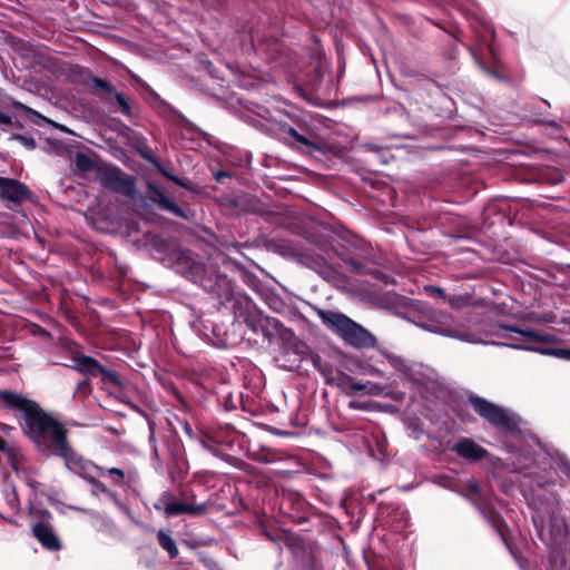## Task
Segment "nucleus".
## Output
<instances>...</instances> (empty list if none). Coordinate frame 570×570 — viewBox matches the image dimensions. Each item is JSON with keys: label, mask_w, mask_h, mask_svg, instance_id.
<instances>
[{"label": "nucleus", "mask_w": 570, "mask_h": 570, "mask_svg": "<svg viewBox=\"0 0 570 570\" xmlns=\"http://www.w3.org/2000/svg\"><path fill=\"white\" fill-rule=\"evenodd\" d=\"M501 487H502L503 491L507 493L509 491H511V489H512V484H508V483H502Z\"/></svg>", "instance_id": "obj_64"}, {"label": "nucleus", "mask_w": 570, "mask_h": 570, "mask_svg": "<svg viewBox=\"0 0 570 570\" xmlns=\"http://www.w3.org/2000/svg\"><path fill=\"white\" fill-rule=\"evenodd\" d=\"M30 514L35 519L31 527L32 534L41 547L49 551L61 550L62 543L53 528L50 511L43 508H32Z\"/></svg>", "instance_id": "obj_13"}, {"label": "nucleus", "mask_w": 570, "mask_h": 570, "mask_svg": "<svg viewBox=\"0 0 570 570\" xmlns=\"http://www.w3.org/2000/svg\"><path fill=\"white\" fill-rule=\"evenodd\" d=\"M10 139L19 141L28 150H32L37 146L36 140L32 137H28L21 134H12Z\"/></svg>", "instance_id": "obj_40"}, {"label": "nucleus", "mask_w": 570, "mask_h": 570, "mask_svg": "<svg viewBox=\"0 0 570 570\" xmlns=\"http://www.w3.org/2000/svg\"><path fill=\"white\" fill-rule=\"evenodd\" d=\"M544 456L535 455L531 448H522L501 462V466L512 473L529 479L537 488H546L556 483Z\"/></svg>", "instance_id": "obj_5"}, {"label": "nucleus", "mask_w": 570, "mask_h": 570, "mask_svg": "<svg viewBox=\"0 0 570 570\" xmlns=\"http://www.w3.org/2000/svg\"><path fill=\"white\" fill-rule=\"evenodd\" d=\"M468 402L481 417L493 426L505 432H512L519 428L520 417L510 410L478 395H470Z\"/></svg>", "instance_id": "obj_11"}, {"label": "nucleus", "mask_w": 570, "mask_h": 570, "mask_svg": "<svg viewBox=\"0 0 570 570\" xmlns=\"http://www.w3.org/2000/svg\"><path fill=\"white\" fill-rule=\"evenodd\" d=\"M146 197L161 212L178 218L188 219L187 213L171 200L159 187L151 183L147 185Z\"/></svg>", "instance_id": "obj_20"}, {"label": "nucleus", "mask_w": 570, "mask_h": 570, "mask_svg": "<svg viewBox=\"0 0 570 570\" xmlns=\"http://www.w3.org/2000/svg\"><path fill=\"white\" fill-rule=\"evenodd\" d=\"M85 514H87L90 518V521H95V519H97L101 513L98 512L97 510L87 509Z\"/></svg>", "instance_id": "obj_59"}, {"label": "nucleus", "mask_w": 570, "mask_h": 570, "mask_svg": "<svg viewBox=\"0 0 570 570\" xmlns=\"http://www.w3.org/2000/svg\"><path fill=\"white\" fill-rule=\"evenodd\" d=\"M532 522L537 537L552 550L550 570H570V562L563 556L570 549L569 530L559 514L554 495L546 504H534Z\"/></svg>", "instance_id": "obj_3"}, {"label": "nucleus", "mask_w": 570, "mask_h": 570, "mask_svg": "<svg viewBox=\"0 0 570 570\" xmlns=\"http://www.w3.org/2000/svg\"><path fill=\"white\" fill-rule=\"evenodd\" d=\"M68 508L73 511L81 512V513H86V511H87V508H82V507H78V505H68Z\"/></svg>", "instance_id": "obj_62"}, {"label": "nucleus", "mask_w": 570, "mask_h": 570, "mask_svg": "<svg viewBox=\"0 0 570 570\" xmlns=\"http://www.w3.org/2000/svg\"><path fill=\"white\" fill-rule=\"evenodd\" d=\"M70 472L80 475L91 487V495L98 498L107 492L108 488L94 474L95 472L99 473V465L90 460L82 458L80 462L75 465V470Z\"/></svg>", "instance_id": "obj_21"}, {"label": "nucleus", "mask_w": 570, "mask_h": 570, "mask_svg": "<svg viewBox=\"0 0 570 570\" xmlns=\"http://www.w3.org/2000/svg\"><path fill=\"white\" fill-rule=\"evenodd\" d=\"M518 333V331H515ZM522 336L530 338L533 343H558L559 337L552 333L540 332L532 328H527L524 332H519Z\"/></svg>", "instance_id": "obj_27"}, {"label": "nucleus", "mask_w": 570, "mask_h": 570, "mask_svg": "<svg viewBox=\"0 0 570 570\" xmlns=\"http://www.w3.org/2000/svg\"><path fill=\"white\" fill-rule=\"evenodd\" d=\"M264 535H265L268 540H271V541H273V542H276V541H277V538H276V537H274V535H273L271 532H268V531H265V532H264Z\"/></svg>", "instance_id": "obj_63"}, {"label": "nucleus", "mask_w": 570, "mask_h": 570, "mask_svg": "<svg viewBox=\"0 0 570 570\" xmlns=\"http://www.w3.org/2000/svg\"><path fill=\"white\" fill-rule=\"evenodd\" d=\"M253 334L261 336L263 342L271 344L279 333L281 322L259 312L254 318L246 324Z\"/></svg>", "instance_id": "obj_19"}, {"label": "nucleus", "mask_w": 570, "mask_h": 570, "mask_svg": "<svg viewBox=\"0 0 570 570\" xmlns=\"http://www.w3.org/2000/svg\"><path fill=\"white\" fill-rule=\"evenodd\" d=\"M471 52H472V55H473V57H474L475 61L479 63V66H480V67H481L485 72L490 73V75H491L492 77H494V78H500V76H499V73H498L497 71H493V70H491V69H489V68L483 67V65H482V63L479 61V59L476 58V56H475L474 51H472V50H471Z\"/></svg>", "instance_id": "obj_52"}, {"label": "nucleus", "mask_w": 570, "mask_h": 570, "mask_svg": "<svg viewBox=\"0 0 570 570\" xmlns=\"http://www.w3.org/2000/svg\"><path fill=\"white\" fill-rule=\"evenodd\" d=\"M0 402L7 409L23 414L22 429L42 456L61 459L68 471L75 470L83 456L70 444L68 430L62 422L21 393L0 390Z\"/></svg>", "instance_id": "obj_1"}, {"label": "nucleus", "mask_w": 570, "mask_h": 570, "mask_svg": "<svg viewBox=\"0 0 570 570\" xmlns=\"http://www.w3.org/2000/svg\"><path fill=\"white\" fill-rule=\"evenodd\" d=\"M379 356H380L379 360H374L372 357L370 358V361H374L375 363L368 362L365 364V366H364L365 374H368L372 376H377V377H385L384 371L379 365V363H383V360H385V358L382 357L381 352L379 353Z\"/></svg>", "instance_id": "obj_38"}, {"label": "nucleus", "mask_w": 570, "mask_h": 570, "mask_svg": "<svg viewBox=\"0 0 570 570\" xmlns=\"http://www.w3.org/2000/svg\"><path fill=\"white\" fill-rule=\"evenodd\" d=\"M114 96L117 104V111L124 116L131 117V107L126 96L121 92H114Z\"/></svg>", "instance_id": "obj_39"}, {"label": "nucleus", "mask_w": 570, "mask_h": 570, "mask_svg": "<svg viewBox=\"0 0 570 570\" xmlns=\"http://www.w3.org/2000/svg\"><path fill=\"white\" fill-rule=\"evenodd\" d=\"M104 495L108 500H110L118 509L122 511L127 510L126 504L119 499L118 494L115 491L107 489V492Z\"/></svg>", "instance_id": "obj_42"}, {"label": "nucleus", "mask_w": 570, "mask_h": 570, "mask_svg": "<svg viewBox=\"0 0 570 570\" xmlns=\"http://www.w3.org/2000/svg\"><path fill=\"white\" fill-rule=\"evenodd\" d=\"M286 116L296 126L298 131L308 139L312 150L317 153L318 156H325L327 141L322 121L307 112L288 114Z\"/></svg>", "instance_id": "obj_12"}, {"label": "nucleus", "mask_w": 570, "mask_h": 570, "mask_svg": "<svg viewBox=\"0 0 570 570\" xmlns=\"http://www.w3.org/2000/svg\"><path fill=\"white\" fill-rule=\"evenodd\" d=\"M387 523L395 530L400 531L409 523V511L403 505L391 508V520Z\"/></svg>", "instance_id": "obj_26"}, {"label": "nucleus", "mask_w": 570, "mask_h": 570, "mask_svg": "<svg viewBox=\"0 0 570 570\" xmlns=\"http://www.w3.org/2000/svg\"><path fill=\"white\" fill-rule=\"evenodd\" d=\"M562 471L570 478V463L569 462H562Z\"/></svg>", "instance_id": "obj_61"}, {"label": "nucleus", "mask_w": 570, "mask_h": 570, "mask_svg": "<svg viewBox=\"0 0 570 570\" xmlns=\"http://www.w3.org/2000/svg\"><path fill=\"white\" fill-rule=\"evenodd\" d=\"M76 167L80 171H90L95 168V161L85 153L78 151L75 157Z\"/></svg>", "instance_id": "obj_37"}, {"label": "nucleus", "mask_w": 570, "mask_h": 570, "mask_svg": "<svg viewBox=\"0 0 570 570\" xmlns=\"http://www.w3.org/2000/svg\"><path fill=\"white\" fill-rule=\"evenodd\" d=\"M256 117L250 118V124L253 127L259 129L261 131L275 137L279 141H282L287 147L311 156L318 157L317 153L312 150V147L308 144V139L304 137L295 125L285 116L284 118H276L272 115V112L263 107H257L255 111Z\"/></svg>", "instance_id": "obj_4"}, {"label": "nucleus", "mask_w": 570, "mask_h": 570, "mask_svg": "<svg viewBox=\"0 0 570 570\" xmlns=\"http://www.w3.org/2000/svg\"><path fill=\"white\" fill-rule=\"evenodd\" d=\"M350 387L354 392H362L366 394H376L380 390L379 385L376 383H373L371 381H352L350 384Z\"/></svg>", "instance_id": "obj_34"}, {"label": "nucleus", "mask_w": 570, "mask_h": 570, "mask_svg": "<svg viewBox=\"0 0 570 570\" xmlns=\"http://www.w3.org/2000/svg\"><path fill=\"white\" fill-rule=\"evenodd\" d=\"M498 335L505 340V342H492V345L505 346L513 350H522L529 352H535L539 346L533 344V341L522 336L521 334L513 332H524L527 328H520L507 324H498Z\"/></svg>", "instance_id": "obj_17"}, {"label": "nucleus", "mask_w": 570, "mask_h": 570, "mask_svg": "<svg viewBox=\"0 0 570 570\" xmlns=\"http://www.w3.org/2000/svg\"><path fill=\"white\" fill-rule=\"evenodd\" d=\"M363 148L366 151L373 154V156H376L382 164H387V160L380 156V153H381L382 149H381V147L379 145H376V144H365L363 146Z\"/></svg>", "instance_id": "obj_44"}, {"label": "nucleus", "mask_w": 570, "mask_h": 570, "mask_svg": "<svg viewBox=\"0 0 570 570\" xmlns=\"http://www.w3.org/2000/svg\"><path fill=\"white\" fill-rule=\"evenodd\" d=\"M537 122L542 124V125L548 126V127H551L553 129H560L561 128L560 124L556 119L542 118V119H538Z\"/></svg>", "instance_id": "obj_50"}, {"label": "nucleus", "mask_w": 570, "mask_h": 570, "mask_svg": "<svg viewBox=\"0 0 570 570\" xmlns=\"http://www.w3.org/2000/svg\"><path fill=\"white\" fill-rule=\"evenodd\" d=\"M313 364L321 373H325V365L322 364L321 358L318 356L313 358Z\"/></svg>", "instance_id": "obj_56"}, {"label": "nucleus", "mask_w": 570, "mask_h": 570, "mask_svg": "<svg viewBox=\"0 0 570 570\" xmlns=\"http://www.w3.org/2000/svg\"><path fill=\"white\" fill-rule=\"evenodd\" d=\"M425 293L428 296L432 298H441L445 299V293L444 289L438 286H428L425 287Z\"/></svg>", "instance_id": "obj_43"}, {"label": "nucleus", "mask_w": 570, "mask_h": 570, "mask_svg": "<svg viewBox=\"0 0 570 570\" xmlns=\"http://www.w3.org/2000/svg\"><path fill=\"white\" fill-rule=\"evenodd\" d=\"M69 368L85 375L87 380L79 382L77 385V391L81 390L88 382V380L99 377L102 384V387H114L121 390L124 384L114 370L105 366L98 360L92 356L85 355L82 353H75L71 356V364L68 365Z\"/></svg>", "instance_id": "obj_9"}, {"label": "nucleus", "mask_w": 570, "mask_h": 570, "mask_svg": "<svg viewBox=\"0 0 570 570\" xmlns=\"http://www.w3.org/2000/svg\"><path fill=\"white\" fill-rule=\"evenodd\" d=\"M12 107L16 110L22 112L29 120L37 125H41L42 121L47 120L41 114H39L38 111L33 110L32 108L26 106L20 101H13Z\"/></svg>", "instance_id": "obj_31"}, {"label": "nucleus", "mask_w": 570, "mask_h": 570, "mask_svg": "<svg viewBox=\"0 0 570 570\" xmlns=\"http://www.w3.org/2000/svg\"><path fill=\"white\" fill-rule=\"evenodd\" d=\"M406 428L409 436L416 441L420 440L425 434L423 423L417 417L410 419L406 423Z\"/></svg>", "instance_id": "obj_36"}, {"label": "nucleus", "mask_w": 570, "mask_h": 570, "mask_svg": "<svg viewBox=\"0 0 570 570\" xmlns=\"http://www.w3.org/2000/svg\"><path fill=\"white\" fill-rule=\"evenodd\" d=\"M317 315L330 331L351 346L372 347L376 343L375 337L366 328L343 313L318 308Z\"/></svg>", "instance_id": "obj_6"}, {"label": "nucleus", "mask_w": 570, "mask_h": 570, "mask_svg": "<svg viewBox=\"0 0 570 570\" xmlns=\"http://www.w3.org/2000/svg\"><path fill=\"white\" fill-rule=\"evenodd\" d=\"M169 259L176 273L229 304L237 321L247 324L261 312L248 295L233 291L232 282L226 275L214 266H207L191 250L176 248Z\"/></svg>", "instance_id": "obj_2"}, {"label": "nucleus", "mask_w": 570, "mask_h": 570, "mask_svg": "<svg viewBox=\"0 0 570 570\" xmlns=\"http://www.w3.org/2000/svg\"><path fill=\"white\" fill-rule=\"evenodd\" d=\"M450 490L468 500L493 531L503 539L504 520L474 478L461 481L459 484L451 487Z\"/></svg>", "instance_id": "obj_7"}, {"label": "nucleus", "mask_w": 570, "mask_h": 570, "mask_svg": "<svg viewBox=\"0 0 570 570\" xmlns=\"http://www.w3.org/2000/svg\"><path fill=\"white\" fill-rule=\"evenodd\" d=\"M12 125H13L12 117L0 110V126L2 127V129H4V127H10Z\"/></svg>", "instance_id": "obj_49"}, {"label": "nucleus", "mask_w": 570, "mask_h": 570, "mask_svg": "<svg viewBox=\"0 0 570 570\" xmlns=\"http://www.w3.org/2000/svg\"><path fill=\"white\" fill-rule=\"evenodd\" d=\"M98 180L104 187L128 197L136 193L135 179L118 167L99 168Z\"/></svg>", "instance_id": "obj_15"}, {"label": "nucleus", "mask_w": 570, "mask_h": 570, "mask_svg": "<svg viewBox=\"0 0 570 570\" xmlns=\"http://www.w3.org/2000/svg\"><path fill=\"white\" fill-rule=\"evenodd\" d=\"M462 301H463V298L461 296H453V297L449 298V304L453 308H459Z\"/></svg>", "instance_id": "obj_54"}, {"label": "nucleus", "mask_w": 570, "mask_h": 570, "mask_svg": "<svg viewBox=\"0 0 570 570\" xmlns=\"http://www.w3.org/2000/svg\"><path fill=\"white\" fill-rule=\"evenodd\" d=\"M406 320L430 333L460 341L471 342L470 335L461 332L454 324L453 317L440 309L433 308L426 303H422L420 313Z\"/></svg>", "instance_id": "obj_8"}, {"label": "nucleus", "mask_w": 570, "mask_h": 570, "mask_svg": "<svg viewBox=\"0 0 570 570\" xmlns=\"http://www.w3.org/2000/svg\"><path fill=\"white\" fill-rule=\"evenodd\" d=\"M293 256L299 264L313 269L322 276H326L332 273V267L326 256L314 248L295 249L293 252Z\"/></svg>", "instance_id": "obj_18"}, {"label": "nucleus", "mask_w": 570, "mask_h": 570, "mask_svg": "<svg viewBox=\"0 0 570 570\" xmlns=\"http://www.w3.org/2000/svg\"><path fill=\"white\" fill-rule=\"evenodd\" d=\"M154 245L157 250H165L167 247L166 242L164 239L155 240Z\"/></svg>", "instance_id": "obj_60"}, {"label": "nucleus", "mask_w": 570, "mask_h": 570, "mask_svg": "<svg viewBox=\"0 0 570 570\" xmlns=\"http://www.w3.org/2000/svg\"><path fill=\"white\" fill-rule=\"evenodd\" d=\"M32 190L20 180L0 176V199L7 203V207L18 212L24 203L32 200Z\"/></svg>", "instance_id": "obj_16"}, {"label": "nucleus", "mask_w": 570, "mask_h": 570, "mask_svg": "<svg viewBox=\"0 0 570 570\" xmlns=\"http://www.w3.org/2000/svg\"><path fill=\"white\" fill-rule=\"evenodd\" d=\"M382 357L410 384L428 387L436 381V372L428 365L410 361L389 351L381 352Z\"/></svg>", "instance_id": "obj_10"}, {"label": "nucleus", "mask_w": 570, "mask_h": 570, "mask_svg": "<svg viewBox=\"0 0 570 570\" xmlns=\"http://www.w3.org/2000/svg\"><path fill=\"white\" fill-rule=\"evenodd\" d=\"M568 271H570V265H551L546 269L550 277V283L554 285H563Z\"/></svg>", "instance_id": "obj_29"}, {"label": "nucleus", "mask_w": 570, "mask_h": 570, "mask_svg": "<svg viewBox=\"0 0 570 570\" xmlns=\"http://www.w3.org/2000/svg\"><path fill=\"white\" fill-rule=\"evenodd\" d=\"M208 507V502H178L176 501L175 494L170 490L163 491L154 503V509L157 511H163L166 518H174L183 514L199 517L207 510Z\"/></svg>", "instance_id": "obj_14"}, {"label": "nucleus", "mask_w": 570, "mask_h": 570, "mask_svg": "<svg viewBox=\"0 0 570 570\" xmlns=\"http://www.w3.org/2000/svg\"><path fill=\"white\" fill-rule=\"evenodd\" d=\"M99 475L110 476L116 485H122L126 476L125 471L119 468L102 466H99Z\"/></svg>", "instance_id": "obj_35"}, {"label": "nucleus", "mask_w": 570, "mask_h": 570, "mask_svg": "<svg viewBox=\"0 0 570 570\" xmlns=\"http://www.w3.org/2000/svg\"><path fill=\"white\" fill-rule=\"evenodd\" d=\"M6 502L11 509H13V510L18 509L19 498H18V494L13 487L11 489L6 490Z\"/></svg>", "instance_id": "obj_41"}, {"label": "nucleus", "mask_w": 570, "mask_h": 570, "mask_svg": "<svg viewBox=\"0 0 570 570\" xmlns=\"http://www.w3.org/2000/svg\"><path fill=\"white\" fill-rule=\"evenodd\" d=\"M85 514H87L90 518V521H95V519H97L101 513L98 512L97 510L87 509Z\"/></svg>", "instance_id": "obj_57"}, {"label": "nucleus", "mask_w": 570, "mask_h": 570, "mask_svg": "<svg viewBox=\"0 0 570 570\" xmlns=\"http://www.w3.org/2000/svg\"><path fill=\"white\" fill-rule=\"evenodd\" d=\"M90 525L98 532L105 534H114L116 530L115 522L106 514H100L95 521H90Z\"/></svg>", "instance_id": "obj_30"}, {"label": "nucleus", "mask_w": 570, "mask_h": 570, "mask_svg": "<svg viewBox=\"0 0 570 570\" xmlns=\"http://www.w3.org/2000/svg\"><path fill=\"white\" fill-rule=\"evenodd\" d=\"M89 81L94 87L95 95L104 96L106 94H114V88L108 80L90 76Z\"/></svg>", "instance_id": "obj_32"}, {"label": "nucleus", "mask_w": 570, "mask_h": 570, "mask_svg": "<svg viewBox=\"0 0 570 570\" xmlns=\"http://www.w3.org/2000/svg\"><path fill=\"white\" fill-rule=\"evenodd\" d=\"M180 502L196 503V493L193 490L180 489Z\"/></svg>", "instance_id": "obj_46"}, {"label": "nucleus", "mask_w": 570, "mask_h": 570, "mask_svg": "<svg viewBox=\"0 0 570 570\" xmlns=\"http://www.w3.org/2000/svg\"><path fill=\"white\" fill-rule=\"evenodd\" d=\"M140 155L144 159H146L147 161H149L158 173H160L163 176H165L167 179H169L170 181L175 183L177 186H180V187H184V188H187L189 189L190 186H189V180L188 179H183V178H179L178 176L176 175H173L171 173H169L159 161L158 159L153 156L149 151H144L141 150L140 151Z\"/></svg>", "instance_id": "obj_24"}, {"label": "nucleus", "mask_w": 570, "mask_h": 570, "mask_svg": "<svg viewBox=\"0 0 570 570\" xmlns=\"http://www.w3.org/2000/svg\"><path fill=\"white\" fill-rule=\"evenodd\" d=\"M537 353L553 356L560 360L570 361V348L561 347H538Z\"/></svg>", "instance_id": "obj_33"}, {"label": "nucleus", "mask_w": 570, "mask_h": 570, "mask_svg": "<svg viewBox=\"0 0 570 570\" xmlns=\"http://www.w3.org/2000/svg\"><path fill=\"white\" fill-rule=\"evenodd\" d=\"M348 407L353 410H365V405L360 401H351Z\"/></svg>", "instance_id": "obj_55"}, {"label": "nucleus", "mask_w": 570, "mask_h": 570, "mask_svg": "<svg viewBox=\"0 0 570 570\" xmlns=\"http://www.w3.org/2000/svg\"><path fill=\"white\" fill-rule=\"evenodd\" d=\"M346 263L352 267V269L360 274H372L375 278L382 281L385 284L392 282V277L379 269H370L366 268L365 264L356 258H348Z\"/></svg>", "instance_id": "obj_25"}, {"label": "nucleus", "mask_w": 570, "mask_h": 570, "mask_svg": "<svg viewBox=\"0 0 570 570\" xmlns=\"http://www.w3.org/2000/svg\"><path fill=\"white\" fill-rule=\"evenodd\" d=\"M551 175V181L554 185L560 184L563 180V175L559 170L552 171Z\"/></svg>", "instance_id": "obj_53"}, {"label": "nucleus", "mask_w": 570, "mask_h": 570, "mask_svg": "<svg viewBox=\"0 0 570 570\" xmlns=\"http://www.w3.org/2000/svg\"><path fill=\"white\" fill-rule=\"evenodd\" d=\"M527 318L533 323L570 325V311L531 312Z\"/></svg>", "instance_id": "obj_23"}, {"label": "nucleus", "mask_w": 570, "mask_h": 570, "mask_svg": "<svg viewBox=\"0 0 570 570\" xmlns=\"http://www.w3.org/2000/svg\"><path fill=\"white\" fill-rule=\"evenodd\" d=\"M453 451L458 455L472 461L482 460L487 455V450L471 439H462L456 442Z\"/></svg>", "instance_id": "obj_22"}, {"label": "nucleus", "mask_w": 570, "mask_h": 570, "mask_svg": "<svg viewBox=\"0 0 570 570\" xmlns=\"http://www.w3.org/2000/svg\"><path fill=\"white\" fill-rule=\"evenodd\" d=\"M157 540L159 546L167 551L170 559H174L178 556V548L175 540L165 531L159 530L157 533Z\"/></svg>", "instance_id": "obj_28"}, {"label": "nucleus", "mask_w": 570, "mask_h": 570, "mask_svg": "<svg viewBox=\"0 0 570 570\" xmlns=\"http://www.w3.org/2000/svg\"><path fill=\"white\" fill-rule=\"evenodd\" d=\"M85 514H87L90 518V521H95V519H97L101 513L98 512L97 510L87 509Z\"/></svg>", "instance_id": "obj_58"}, {"label": "nucleus", "mask_w": 570, "mask_h": 570, "mask_svg": "<svg viewBox=\"0 0 570 570\" xmlns=\"http://www.w3.org/2000/svg\"><path fill=\"white\" fill-rule=\"evenodd\" d=\"M239 439V435L233 430L227 434L226 440H223L222 436L217 435V441L220 443H225L228 446H233L235 442Z\"/></svg>", "instance_id": "obj_48"}, {"label": "nucleus", "mask_w": 570, "mask_h": 570, "mask_svg": "<svg viewBox=\"0 0 570 570\" xmlns=\"http://www.w3.org/2000/svg\"><path fill=\"white\" fill-rule=\"evenodd\" d=\"M183 126L190 134H198V135L203 134L194 124H191L190 121H188L186 119L183 120Z\"/></svg>", "instance_id": "obj_51"}, {"label": "nucleus", "mask_w": 570, "mask_h": 570, "mask_svg": "<svg viewBox=\"0 0 570 570\" xmlns=\"http://www.w3.org/2000/svg\"><path fill=\"white\" fill-rule=\"evenodd\" d=\"M214 179L218 184H225V179L232 178V173L225 169L214 171Z\"/></svg>", "instance_id": "obj_47"}, {"label": "nucleus", "mask_w": 570, "mask_h": 570, "mask_svg": "<svg viewBox=\"0 0 570 570\" xmlns=\"http://www.w3.org/2000/svg\"><path fill=\"white\" fill-rule=\"evenodd\" d=\"M200 561L203 562V564L208 570H223L220 564L214 558H210V557H207V556H203L200 558Z\"/></svg>", "instance_id": "obj_45"}]
</instances>
